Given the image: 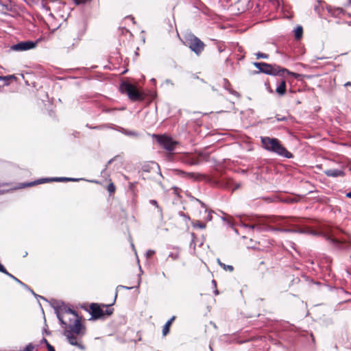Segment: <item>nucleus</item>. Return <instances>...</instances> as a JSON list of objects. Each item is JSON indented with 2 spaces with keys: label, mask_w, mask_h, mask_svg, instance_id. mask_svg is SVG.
<instances>
[{
  "label": "nucleus",
  "mask_w": 351,
  "mask_h": 351,
  "mask_svg": "<svg viewBox=\"0 0 351 351\" xmlns=\"http://www.w3.org/2000/svg\"><path fill=\"white\" fill-rule=\"evenodd\" d=\"M68 327L69 330H65L64 335L66 337L69 343L80 350H85V346L82 344L81 339L78 337V336H83L85 333V328L80 320L76 319L75 324H69Z\"/></svg>",
  "instance_id": "nucleus-1"
},
{
  "label": "nucleus",
  "mask_w": 351,
  "mask_h": 351,
  "mask_svg": "<svg viewBox=\"0 0 351 351\" xmlns=\"http://www.w3.org/2000/svg\"><path fill=\"white\" fill-rule=\"evenodd\" d=\"M261 141L262 147L267 152L286 158H292L293 156V154L282 145L278 138L261 136Z\"/></svg>",
  "instance_id": "nucleus-2"
},
{
  "label": "nucleus",
  "mask_w": 351,
  "mask_h": 351,
  "mask_svg": "<svg viewBox=\"0 0 351 351\" xmlns=\"http://www.w3.org/2000/svg\"><path fill=\"white\" fill-rule=\"evenodd\" d=\"M254 65L257 69H258L259 72L269 75L282 76L284 73H287V75L295 77L298 76V74L291 72L287 69L282 68L276 64H270L265 62H254Z\"/></svg>",
  "instance_id": "nucleus-3"
},
{
  "label": "nucleus",
  "mask_w": 351,
  "mask_h": 351,
  "mask_svg": "<svg viewBox=\"0 0 351 351\" xmlns=\"http://www.w3.org/2000/svg\"><path fill=\"white\" fill-rule=\"evenodd\" d=\"M56 316L62 327L67 326L66 321L65 319H66V317L68 315H71L73 317V324H75V321L76 319L81 321V317L78 315L77 312L75 311L66 306L64 304H63L61 306L57 307L56 308Z\"/></svg>",
  "instance_id": "nucleus-4"
},
{
  "label": "nucleus",
  "mask_w": 351,
  "mask_h": 351,
  "mask_svg": "<svg viewBox=\"0 0 351 351\" xmlns=\"http://www.w3.org/2000/svg\"><path fill=\"white\" fill-rule=\"evenodd\" d=\"M63 5L61 0H42L40 3L41 8L51 18H53L52 12L60 10Z\"/></svg>",
  "instance_id": "nucleus-5"
},
{
  "label": "nucleus",
  "mask_w": 351,
  "mask_h": 351,
  "mask_svg": "<svg viewBox=\"0 0 351 351\" xmlns=\"http://www.w3.org/2000/svg\"><path fill=\"white\" fill-rule=\"evenodd\" d=\"M120 90L122 93H125L130 100L137 101L142 98L141 94L136 87L128 82H123L120 85Z\"/></svg>",
  "instance_id": "nucleus-6"
},
{
  "label": "nucleus",
  "mask_w": 351,
  "mask_h": 351,
  "mask_svg": "<svg viewBox=\"0 0 351 351\" xmlns=\"http://www.w3.org/2000/svg\"><path fill=\"white\" fill-rule=\"evenodd\" d=\"M186 45L195 54L199 55L204 49V43L197 37L193 34H189L186 38Z\"/></svg>",
  "instance_id": "nucleus-7"
},
{
  "label": "nucleus",
  "mask_w": 351,
  "mask_h": 351,
  "mask_svg": "<svg viewBox=\"0 0 351 351\" xmlns=\"http://www.w3.org/2000/svg\"><path fill=\"white\" fill-rule=\"evenodd\" d=\"M41 38L37 39L36 41L26 40L21 41L10 47V50L14 51H25L33 49L36 47Z\"/></svg>",
  "instance_id": "nucleus-8"
},
{
  "label": "nucleus",
  "mask_w": 351,
  "mask_h": 351,
  "mask_svg": "<svg viewBox=\"0 0 351 351\" xmlns=\"http://www.w3.org/2000/svg\"><path fill=\"white\" fill-rule=\"evenodd\" d=\"M154 136L156 138L158 143L166 150L171 152L174 150L176 142L173 141L171 138L165 135H156Z\"/></svg>",
  "instance_id": "nucleus-9"
},
{
  "label": "nucleus",
  "mask_w": 351,
  "mask_h": 351,
  "mask_svg": "<svg viewBox=\"0 0 351 351\" xmlns=\"http://www.w3.org/2000/svg\"><path fill=\"white\" fill-rule=\"evenodd\" d=\"M90 309L91 311V315L94 319H99L104 315V311L97 304H91Z\"/></svg>",
  "instance_id": "nucleus-10"
},
{
  "label": "nucleus",
  "mask_w": 351,
  "mask_h": 351,
  "mask_svg": "<svg viewBox=\"0 0 351 351\" xmlns=\"http://www.w3.org/2000/svg\"><path fill=\"white\" fill-rule=\"evenodd\" d=\"M324 173L328 177L337 178L341 177L345 175L343 171L337 169H330L324 171Z\"/></svg>",
  "instance_id": "nucleus-11"
},
{
  "label": "nucleus",
  "mask_w": 351,
  "mask_h": 351,
  "mask_svg": "<svg viewBox=\"0 0 351 351\" xmlns=\"http://www.w3.org/2000/svg\"><path fill=\"white\" fill-rule=\"evenodd\" d=\"M241 226L243 228H245L248 230V232L256 230L258 232H261L264 228L262 225L258 224H247L243 221H241Z\"/></svg>",
  "instance_id": "nucleus-12"
},
{
  "label": "nucleus",
  "mask_w": 351,
  "mask_h": 351,
  "mask_svg": "<svg viewBox=\"0 0 351 351\" xmlns=\"http://www.w3.org/2000/svg\"><path fill=\"white\" fill-rule=\"evenodd\" d=\"M51 178H41V179H38L34 182L23 183V184H22V186H20V188H23L25 186H32L35 184H43V183H45V182H53V180H51Z\"/></svg>",
  "instance_id": "nucleus-13"
},
{
  "label": "nucleus",
  "mask_w": 351,
  "mask_h": 351,
  "mask_svg": "<svg viewBox=\"0 0 351 351\" xmlns=\"http://www.w3.org/2000/svg\"><path fill=\"white\" fill-rule=\"evenodd\" d=\"M6 275L8 276H9L10 278H11L12 279H13L14 281H16L17 283H19V285H21L22 287H25V289H29L32 293V294L36 297V298H40L43 300H45V298L42 296H40L37 294H36L32 290H31L28 287L27 285H26L25 283H23V282H21L20 280H19L17 278H16L15 276H14L12 274H11L10 273H9L8 271V274H6Z\"/></svg>",
  "instance_id": "nucleus-14"
},
{
  "label": "nucleus",
  "mask_w": 351,
  "mask_h": 351,
  "mask_svg": "<svg viewBox=\"0 0 351 351\" xmlns=\"http://www.w3.org/2000/svg\"><path fill=\"white\" fill-rule=\"evenodd\" d=\"M82 180V178H73L66 177H55L51 178V180L54 182H78Z\"/></svg>",
  "instance_id": "nucleus-15"
},
{
  "label": "nucleus",
  "mask_w": 351,
  "mask_h": 351,
  "mask_svg": "<svg viewBox=\"0 0 351 351\" xmlns=\"http://www.w3.org/2000/svg\"><path fill=\"white\" fill-rule=\"evenodd\" d=\"M276 91L280 96H282L285 94V93H286V82L285 80H282L280 82V83L277 86Z\"/></svg>",
  "instance_id": "nucleus-16"
},
{
  "label": "nucleus",
  "mask_w": 351,
  "mask_h": 351,
  "mask_svg": "<svg viewBox=\"0 0 351 351\" xmlns=\"http://www.w3.org/2000/svg\"><path fill=\"white\" fill-rule=\"evenodd\" d=\"M223 81H224V88H225L226 90H228L230 94H232V95H234V96H236V97H240V95H239V93L237 91L234 90H232V89H230V88H229V86H230V83L228 82V80H226V79H224V80H223Z\"/></svg>",
  "instance_id": "nucleus-17"
},
{
  "label": "nucleus",
  "mask_w": 351,
  "mask_h": 351,
  "mask_svg": "<svg viewBox=\"0 0 351 351\" xmlns=\"http://www.w3.org/2000/svg\"><path fill=\"white\" fill-rule=\"evenodd\" d=\"M294 34H295V38L296 40H299L302 38V34H303V28L301 25H298L294 29Z\"/></svg>",
  "instance_id": "nucleus-18"
},
{
  "label": "nucleus",
  "mask_w": 351,
  "mask_h": 351,
  "mask_svg": "<svg viewBox=\"0 0 351 351\" xmlns=\"http://www.w3.org/2000/svg\"><path fill=\"white\" fill-rule=\"evenodd\" d=\"M218 264L220 265L221 267H222L224 270H228L229 271H232L234 268L232 265H226L223 263L219 258H217V260Z\"/></svg>",
  "instance_id": "nucleus-19"
},
{
  "label": "nucleus",
  "mask_w": 351,
  "mask_h": 351,
  "mask_svg": "<svg viewBox=\"0 0 351 351\" xmlns=\"http://www.w3.org/2000/svg\"><path fill=\"white\" fill-rule=\"evenodd\" d=\"M154 167H157V169H159L158 165L157 163H156V162H152V167H150L149 165H143V167H142V170H143V171H145V172H149V169H153Z\"/></svg>",
  "instance_id": "nucleus-20"
},
{
  "label": "nucleus",
  "mask_w": 351,
  "mask_h": 351,
  "mask_svg": "<svg viewBox=\"0 0 351 351\" xmlns=\"http://www.w3.org/2000/svg\"><path fill=\"white\" fill-rule=\"evenodd\" d=\"M180 174L186 176L192 179L197 180L201 176L199 174H196L195 173H185L184 171H180Z\"/></svg>",
  "instance_id": "nucleus-21"
},
{
  "label": "nucleus",
  "mask_w": 351,
  "mask_h": 351,
  "mask_svg": "<svg viewBox=\"0 0 351 351\" xmlns=\"http://www.w3.org/2000/svg\"><path fill=\"white\" fill-rule=\"evenodd\" d=\"M149 203L154 206H155L157 209H158V212L160 213L161 217H162V208L158 205V202L155 199H151L149 200Z\"/></svg>",
  "instance_id": "nucleus-22"
},
{
  "label": "nucleus",
  "mask_w": 351,
  "mask_h": 351,
  "mask_svg": "<svg viewBox=\"0 0 351 351\" xmlns=\"http://www.w3.org/2000/svg\"><path fill=\"white\" fill-rule=\"evenodd\" d=\"M171 326L170 322H167L162 328V335L166 336L169 332V328Z\"/></svg>",
  "instance_id": "nucleus-23"
},
{
  "label": "nucleus",
  "mask_w": 351,
  "mask_h": 351,
  "mask_svg": "<svg viewBox=\"0 0 351 351\" xmlns=\"http://www.w3.org/2000/svg\"><path fill=\"white\" fill-rule=\"evenodd\" d=\"M193 226L195 228L204 229L206 228V224L199 221H196L193 223Z\"/></svg>",
  "instance_id": "nucleus-24"
},
{
  "label": "nucleus",
  "mask_w": 351,
  "mask_h": 351,
  "mask_svg": "<svg viewBox=\"0 0 351 351\" xmlns=\"http://www.w3.org/2000/svg\"><path fill=\"white\" fill-rule=\"evenodd\" d=\"M133 287H127V286H123V285H118L117 287V289H116V293H115V296H114V302L116 300V298H117V292L120 290V289H127V290H130V289H132Z\"/></svg>",
  "instance_id": "nucleus-25"
},
{
  "label": "nucleus",
  "mask_w": 351,
  "mask_h": 351,
  "mask_svg": "<svg viewBox=\"0 0 351 351\" xmlns=\"http://www.w3.org/2000/svg\"><path fill=\"white\" fill-rule=\"evenodd\" d=\"M191 199H192V200H194V201H195V202H198V203H199V204L201 205V206H202L203 208H204V209H205V212H206V213H207V212H208V209H207V208H206V204H205L203 202H202V201H201V200H199V199L195 198V197H191Z\"/></svg>",
  "instance_id": "nucleus-26"
},
{
  "label": "nucleus",
  "mask_w": 351,
  "mask_h": 351,
  "mask_svg": "<svg viewBox=\"0 0 351 351\" xmlns=\"http://www.w3.org/2000/svg\"><path fill=\"white\" fill-rule=\"evenodd\" d=\"M124 134L126 136H134V137L138 136V133L136 132L132 131V130H128L127 129H126Z\"/></svg>",
  "instance_id": "nucleus-27"
},
{
  "label": "nucleus",
  "mask_w": 351,
  "mask_h": 351,
  "mask_svg": "<svg viewBox=\"0 0 351 351\" xmlns=\"http://www.w3.org/2000/svg\"><path fill=\"white\" fill-rule=\"evenodd\" d=\"M255 56H256L257 59L263 58V59H267L269 58V55L266 53H263L261 52H258L255 53Z\"/></svg>",
  "instance_id": "nucleus-28"
},
{
  "label": "nucleus",
  "mask_w": 351,
  "mask_h": 351,
  "mask_svg": "<svg viewBox=\"0 0 351 351\" xmlns=\"http://www.w3.org/2000/svg\"><path fill=\"white\" fill-rule=\"evenodd\" d=\"M168 256L169 258H172L173 260H177L179 258V253L178 252H171Z\"/></svg>",
  "instance_id": "nucleus-29"
},
{
  "label": "nucleus",
  "mask_w": 351,
  "mask_h": 351,
  "mask_svg": "<svg viewBox=\"0 0 351 351\" xmlns=\"http://www.w3.org/2000/svg\"><path fill=\"white\" fill-rule=\"evenodd\" d=\"M34 346L32 343H29L26 346V347L24 349V351H34Z\"/></svg>",
  "instance_id": "nucleus-30"
},
{
  "label": "nucleus",
  "mask_w": 351,
  "mask_h": 351,
  "mask_svg": "<svg viewBox=\"0 0 351 351\" xmlns=\"http://www.w3.org/2000/svg\"><path fill=\"white\" fill-rule=\"evenodd\" d=\"M108 191L110 193H112L115 191V186L113 183H110L108 186Z\"/></svg>",
  "instance_id": "nucleus-31"
},
{
  "label": "nucleus",
  "mask_w": 351,
  "mask_h": 351,
  "mask_svg": "<svg viewBox=\"0 0 351 351\" xmlns=\"http://www.w3.org/2000/svg\"><path fill=\"white\" fill-rule=\"evenodd\" d=\"M186 162L190 165H196L198 164V161L194 159H190Z\"/></svg>",
  "instance_id": "nucleus-32"
},
{
  "label": "nucleus",
  "mask_w": 351,
  "mask_h": 351,
  "mask_svg": "<svg viewBox=\"0 0 351 351\" xmlns=\"http://www.w3.org/2000/svg\"><path fill=\"white\" fill-rule=\"evenodd\" d=\"M14 78V75H7V76H0V81H4L7 80L8 79H13Z\"/></svg>",
  "instance_id": "nucleus-33"
},
{
  "label": "nucleus",
  "mask_w": 351,
  "mask_h": 351,
  "mask_svg": "<svg viewBox=\"0 0 351 351\" xmlns=\"http://www.w3.org/2000/svg\"><path fill=\"white\" fill-rule=\"evenodd\" d=\"M154 254H155V251L149 250L146 252V256L147 258H149V257L152 256Z\"/></svg>",
  "instance_id": "nucleus-34"
},
{
  "label": "nucleus",
  "mask_w": 351,
  "mask_h": 351,
  "mask_svg": "<svg viewBox=\"0 0 351 351\" xmlns=\"http://www.w3.org/2000/svg\"><path fill=\"white\" fill-rule=\"evenodd\" d=\"M74 3L76 5L85 4L87 2V0H73Z\"/></svg>",
  "instance_id": "nucleus-35"
},
{
  "label": "nucleus",
  "mask_w": 351,
  "mask_h": 351,
  "mask_svg": "<svg viewBox=\"0 0 351 351\" xmlns=\"http://www.w3.org/2000/svg\"><path fill=\"white\" fill-rule=\"evenodd\" d=\"M66 324H67V326H69V324H73V316H72V317L68 318V322H66ZM64 328H66V330H69L68 326L64 327Z\"/></svg>",
  "instance_id": "nucleus-36"
},
{
  "label": "nucleus",
  "mask_w": 351,
  "mask_h": 351,
  "mask_svg": "<svg viewBox=\"0 0 351 351\" xmlns=\"http://www.w3.org/2000/svg\"><path fill=\"white\" fill-rule=\"evenodd\" d=\"M0 271L5 274L6 275V274H8V271L6 270V269L4 267V266L0 263Z\"/></svg>",
  "instance_id": "nucleus-37"
},
{
  "label": "nucleus",
  "mask_w": 351,
  "mask_h": 351,
  "mask_svg": "<svg viewBox=\"0 0 351 351\" xmlns=\"http://www.w3.org/2000/svg\"><path fill=\"white\" fill-rule=\"evenodd\" d=\"M326 58L325 57H315L313 59L311 60V62L312 63H314V62H316V61L317 60H324V59H326Z\"/></svg>",
  "instance_id": "nucleus-38"
},
{
  "label": "nucleus",
  "mask_w": 351,
  "mask_h": 351,
  "mask_svg": "<svg viewBox=\"0 0 351 351\" xmlns=\"http://www.w3.org/2000/svg\"><path fill=\"white\" fill-rule=\"evenodd\" d=\"M180 216L182 217L185 220H189V217L188 215H186L185 213H184L183 212H180L179 213Z\"/></svg>",
  "instance_id": "nucleus-39"
},
{
  "label": "nucleus",
  "mask_w": 351,
  "mask_h": 351,
  "mask_svg": "<svg viewBox=\"0 0 351 351\" xmlns=\"http://www.w3.org/2000/svg\"><path fill=\"white\" fill-rule=\"evenodd\" d=\"M26 4L31 6L35 1V0H23Z\"/></svg>",
  "instance_id": "nucleus-40"
},
{
  "label": "nucleus",
  "mask_w": 351,
  "mask_h": 351,
  "mask_svg": "<svg viewBox=\"0 0 351 351\" xmlns=\"http://www.w3.org/2000/svg\"><path fill=\"white\" fill-rule=\"evenodd\" d=\"M118 132L122 133V134H125V130L126 129L123 128H121V127H117V128L116 129Z\"/></svg>",
  "instance_id": "nucleus-41"
},
{
  "label": "nucleus",
  "mask_w": 351,
  "mask_h": 351,
  "mask_svg": "<svg viewBox=\"0 0 351 351\" xmlns=\"http://www.w3.org/2000/svg\"><path fill=\"white\" fill-rule=\"evenodd\" d=\"M112 313V311L110 309H106L104 311V315H110Z\"/></svg>",
  "instance_id": "nucleus-42"
},
{
  "label": "nucleus",
  "mask_w": 351,
  "mask_h": 351,
  "mask_svg": "<svg viewBox=\"0 0 351 351\" xmlns=\"http://www.w3.org/2000/svg\"><path fill=\"white\" fill-rule=\"evenodd\" d=\"M47 348L48 349V351H56L54 348L50 343H47Z\"/></svg>",
  "instance_id": "nucleus-43"
},
{
  "label": "nucleus",
  "mask_w": 351,
  "mask_h": 351,
  "mask_svg": "<svg viewBox=\"0 0 351 351\" xmlns=\"http://www.w3.org/2000/svg\"><path fill=\"white\" fill-rule=\"evenodd\" d=\"M165 84H169V85H171V86H173V82H172L171 80H169V79H167V80L165 81Z\"/></svg>",
  "instance_id": "nucleus-44"
},
{
  "label": "nucleus",
  "mask_w": 351,
  "mask_h": 351,
  "mask_svg": "<svg viewBox=\"0 0 351 351\" xmlns=\"http://www.w3.org/2000/svg\"><path fill=\"white\" fill-rule=\"evenodd\" d=\"M206 220H208V221H211L212 220L211 211L208 212V213L207 215V217H206Z\"/></svg>",
  "instance_id": "nucleus-45"
},
{
  "label": "nucleus",
  "mask_w": 351,
  "mask_h": 351,
  "mask_svg": "<svg viewBox=\"0 0 351 351\" xmlns=\"http://www.w3.org/2000/svg\"><path fill=\"white\" fill-rule=\"evenodd\" d=\"M41 343H45L46 346H47V343H49L47 340L45 339V338H43L41 341H40Z\"/></svg>",
  "instance_id": "nucleus-46"
},
{
  "label": "nucleus",
  "mask_w": 351,
  "mask_h": 351,
  "mask_svg": "<svg viewBox=\"0 0 351 351\" xmlns=\"http://www.w3.org/2000/svg\"><path fill=\"white\" fill-rule=\"evenodd\" d=\"M276 119H277V121H285L286 120V117H276Z\"/></svg>",
  "instance_id": "nucleus-47"
},
{
  "label": "nucleus",
  "mask_w": 351,
  "mask_h": 351,
  "mask_svg": "<svg viewBox=\"0 0 351 351\" xmlns=\"http://www.w3.org/2000/svg\"><path fill=\"white\" fill-rule=\"evenodd\" d=\"M275 230H279V231H282V232H289V230H287V229H280V228H276L274 229Z\"/></svg>",
  "instance_id": "nucleus-48"
},
{
  "label": "nucleus",
  "mask_w": 351,
  "mask_h": 351,
  "mask_svg": "<svg viewBox=\"0 0 351 351\" xmlns=\"http://www.w3.org/2000/svg\"><path fill=\"white\" fill-rule=\"evenodd\" d=\"M175 316H173L170 319H169L167 322H170V324L171 325L173 321L175 319Z\"/></svg>",
  "instance_id": "nucleus-49"
},
{
  "label": "nucleus",
  "mask_w": 351,
  "mask_h": 351,
  "mask_svg": "<svg viewBox=\"0 0 351 351\" xmlns=\"http://www.w3.org/2000/svg\"><path fill=\"white\" fill-rule=\"evenodd\" d=\"M175 316H173L170 319H169L167 322H170V324L171 325L173 321L175 319Z\"/></svg>",
  "instance_id": "nucleus-50"
},
{
  "label": "nucleus",
  "mask_w": 351,
  "mask_h": 351,
  "mask_svg": "<svg viewBox=\"0 0 351 351\" xmlns=\"http://www.w3.org/2000/svg\"><path fill=\"white\" fill-rule=\"evenodd\" d=\"M351 86V82H346V83L344 84V86Z\"/></svg>",
  "instance_id": "nucleus-51"
},
{
  "label": "nucleus",
  "mask_w": 351,
  "mask_h": 351,
  "mask_svg": "<svg viewBox=\"0 0 351 351\" xmlns=\"http://www.w3.org/2000/svg\"><path fill=\"white\" fill-rule=\"evenodd\" d=\"M212 283H213V285H214L215 287H217V282H216V281L215 280H212Z\"/></svg>",
  "instance_id": "nucleus-52"
},
{
  "label": "nucleus",
  "mask_w": 351,
  "mask_h": 351,
  "mask_svg": "<svg viewBox=\"0 0 351 351\" xmlns=\"http://www.w3.org/2000/svg\"><path fill=\"white\" fill-rule=\"evenodd\" d=\"M346 197H349V198H351V191L346 194Z\"/></svg>",
  "instance_id": "nucleus-53"
},
{
  "label": "nucleus",
  "mask_w": 351,
  "mask_h": 351,
  "mask_svg": "<svg viewBox=\"0 0 351 351\" xmlns=\"http://www.w3.org/2000/svg\"><path fill=\"white\" fill-rule=\"evenodd\" d=\"M214 293H215V295H218L219 294V291H218L217 289H215Z\"/></svg>",
  "instance_id": "nucleus-54"
},
{
  "label": "nucleus",
  "mask_w": 351,
  "mask_h": 351,
  "mask_svg": "<svg viewBox=\"0 0 351 351\" xmlns=\"http://www.w3.org/2000/svg\"><path fill=\"white\" fill-rule=\"evenodd\" d=\"M209 348H210V351H213L211 344L209 345Z\"/></svg>",
  "instance_id": "nucleus-55"
},
{
  "label": "nucleus",
  "mask_w": 351,
  "mask_h": 351,
  "mask_svg": "<svg viewBox=\"0 0 351 351\" xmlns=\"http://www.w3.org/2000/svg\"><path fill=\"white\" fill-rule=\"evenodd\" d=\"M151 81H152V82H153V83H155V82H156V80H155L154 78H152V79L151 80Z\"/></svg>",
  "instance_id": "nucleus-56"
},
{
  "label": "nucleus",
  "mask_w": 351,
  "mask_h": 351,
  "mask_svg": "<svg viewBox=\"0 0 351 351\" xmlns=\"http://www.w3.org/2000/svg\"><path fill=\"white\" fill-rule=\"evenodd\" d=\"M3 6L5 8L6 10H9L8 5H3Z\"/></svg>",
  "instance_id": "nucleus-57"
},
{
  "label": "nucleus",
  "mask_w": 351,
  "mask_h": 351,
  "mask_svg": "<svg viewBox=\"0 0 351 351\" xmlns=\"http://www.w3.org/2000/svg\"><path fill=\"white\" fill-rule=\"evenodd\" d=\"M174 190H175V193H177V191L178 190V189L176 187Z\"/></svg>",
  "instance_id": "nucleus-58"
},
{
  "label": "nucleus",
  "mask_w": 351,
  "mask_h": 351,
  "mask_svg": "<svg viewBox=\"0 0 351 351\" xmlns=\"http://www.w3.org/2000/svg\"><path fill=\"white\" fill-rule=\"evenodd\" d=\"M162 276H164V277H165V276H166V275H165V272H162Z\"/></svg>",
  "instance_id": "nucleus-59"
},
{
  "label": "nucleus",
  "mask_w": 351,
  "mask_h": 351,
  "mask_svg": "<svg viewBox=\"0 0 351 351\" xmlns=\"http://www.w3.org/2000/svg\"><path fill=\"white\" fill-rule=\"evenodd\" d=\"M27 252L24 253V256H24V257H25V256H27Z\"/></svg>",
  "instance_id": "nucleus-60"
},
{
  "label": "nucleus",
  "mask_w": 351,
  "mask_h": 351,
  "mask_svg": "<svg viewBox=\"0 0 351 351\" xmlns=\"http://www.w3.org/2000/svg\"><path fill=\"white\" fill-rule=\"evenodd\" d=\"M132 247L133 249H134V245L133 243H132Z\"/></svg>",
  "instance_id": "nucleus-61"
},
{
  "label": "nucleus",
  "mask_w": 351,
  "mask_h": 351,
  "mask_svg": "<svg viewBox=\"0 0 351 351\" xmlns=\"http://www.w3.org/2000/svg\"><path fill=\"white\" fill-rule=\"evenodd\" d=\"M241 0H237V1H240Z\"/></svg>",
  "instance_id": "nucleus-62"
}]
</instances>
